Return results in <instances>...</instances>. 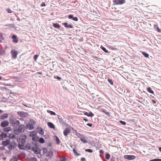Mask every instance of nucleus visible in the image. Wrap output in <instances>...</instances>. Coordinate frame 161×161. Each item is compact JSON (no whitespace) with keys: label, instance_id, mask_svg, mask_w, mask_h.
Wrapping results in <instances>:
<instances>
[{"label":"nucleus","instance_id":"e2e57ef3","mask_svg":"<svg viewBox=\"0 0 161 161\" xmlns=\"http://www.w3.org/2000/svg\"><path fill=\"white\" fill-rule=\"evenodd\" d=\"M3 111L2 110L0 109V113H3Z\"/></svg>","mask_w":161,"mask_h":161},{"label":"nucleus","instance_id":"7ed1b4c3","mask_svg":"<svg viewBox=\"0 0 161 161\" xmlns=\"http://www.w3.org/2000/svg\"><path fill=\"white\" fill-rule=\"evenodd\" d=\"M18 52L14 49L11 50L10 51V54L11 55L12 58L13 59H16L17 57Z\"/></svg>","mask_w":161,"mask_h":161},{"label":"nucleus","instance_id":"393cba45","mask_svg":"<svg viewBox=\"0 0 161 161\" xmlns=\"http://www.w3.org/2000/svg\"><path fill=\"white\" fill-rule=\"evenodd\" d=\"M7 134L5 133L4 132H2L1 134H0V136L1 137V138L3 139V137H5L7 136Z\"/></svg>","mask_w":161,"mask_h":161},{"label":"nucleus","instance_id":"09e8293b","mask_svg":"<svg viewBox=\"0 0 161 161\" xmlns=\"http://www.w3.org/2000/svg\"><path fill=\"white\" fill-rule=\"evenodd\" d=\"M66 160V158L65 157H63L61 158L60 160L61 161H65Z\"/></svg>","mask_w":161,"mask_h":161},{"label":"nucleus","instance_id":"dca6fc26","mask_svg":"<svg viewBox=\"0 0 161 161\" xmlns=\"http://www.w3.org/2000/svg\"><path fill=\"white\" fill-rule=\"evenodd\" d=\"M53 155V153L52 151L48 152L46 153V156L50 158Z\"/></svg>","mask_w":161,"mask_h":161},{"label":"nucleus","instance_id":"de8ad7c7","mask_svg":"<svg viewBox=\"0 0 161 161\" xmlns=\"http://www.w3.org/2000/svg\"><path fill=\"white\" fill-rule=\"evenodd\" d=\"M38 55L37 54H36L34 55V59L35 60H36L37 59V58L38 57Z\"/></svg>","mask_w":161,"mask_h":161},{"label":"nucleus","instance_id":"37998d69","mask_svg":"<svg viewBox=\"0 0 161 161\" xmlns=\"http://www.w3.org/2000/svg\"><path fill=\"white\" fill-rule=\"evenodd\" d=\"M108 81L110 83V84L111 85H113V81L112 80L108 79Z\"/></svg>","mask_w":161,"mask_h":161},{"label":"nucleus","instance_id":"a18cd8bd","mask_svg":"<svg viewBox=\"0 0 161 161\" xmlns=\"http://www.w3.org/2000/svg\"><path fill=\"white\" fill-rule=\"evenodd\" d=\"M119 122L120 123L123 125H125L126 124V123H125V121H119Z\"/></svg>","mask_w":161,"mask_h":161},{"label":"nucleus","instance_id":"774afa93","mask_svg":"<svg viewBox=\"0 0 161 161\" xmlns=\"http://www.w3.org/2000/svg\"><path fill=\"white\" fill-rule=\"evenodd\" d=\"M1 77H0V80H1Z\"/></svg>","mask_w":161,"mask_h":161},{"label":"nucleus","instance_id":"a19ab883","mask_svg":"<svg viewBox=\"0 0 161 161\" xmlns=\"http://www.w3.org/2000/svg\"><path fill=\"white\" fill-rule=\"evenodd\" d=\"M110 158V155L108 153L106 154L105 158L107 159H108Z\"/></svg>","mask_w":161,"mask_h":161},{"label":"nucleus","instance_id":"c756f323","mask_svg":"<svg viewBox=\"0 0 161 161\" xmlns=\"http://www.w3.org/2000/svg\"><path fill=\"white\" fill-rule=\"evenodd\" d=\"M47 112L48 113H49L51 115H55L56 114L55 112L49 110H47Z\"/></svg>","mask_w":161,"mask_h":161},{"label":"nucleus","instance_id":"864d4df0","mask_svg":"<svg viewBox=\"0 0 161 161\" xmlns=\"http://www.w3.org/2000/svg\"><path fill=\"white\" fill-rule=\"evenodd\" d=\"M68 18L69 19H73V16L71 15H70L69 16Z\"/></svg>","mask_w":161,"mask_h":161},{"label":"nucleus","instance_id":"f03ea898","mask_svg":"<svg viewBox=\"0 0 161 161\" xmlns=\"http://www.w3.org/2000/svg\"><path fill=\"white\" fill-rule=\"evenodd\" d=\"M24 131V125H21L18 127L14 130V132L15 134H18L19 133L22 132Z\"/></svg>","mask_w":161,"mask_h":161},{"label":"nucleus","instance_id":"b1692460","mask_svg":"<svg viewBox=\"0 0 161 161\" xmlns=\"http://www.w3.org/2000/svg\"><path fill=\"white\" fill-rule=\"evenodd\" d=\"M55 141H56V143L58 145H59L60 143V141L59 139L58 138L57 136H55Z\"/></svg>","mask_w":161,"mask_h":161},{"label":"nucleus","instance_id":"bf43d9fd","mask_svg":"<svg viewBox=\"0 0 161 161\" xmlns=\"http://www.w3.org/2000/svg\"><path fill=\"white\" fill-rule=\"evenodd\" d=\"M152 101L153 103H156V101L153 100H152Z\"/></svg>","mask_w":161,"mask_h":161},{"label":"nucleus","instance_id":"58836bf2","mask_svg":"<svg viewBox=\"0 0 161 161\" xmlns=\"http://www.w3.org/2000/svg\"><path fill=\"white\" fill-rule=\"evenodd\" d=\"M19 122L18 120H16L14 123V124L16 125H19Z\"/></svg>","mask_w":161,"mask_h":161},{"label":"nucleus","instance_id":"2f4dec72","mask_svg":"<svg viewBox=\"0 0 161 161\" xmlns=\"http://www.w3.org/2000/svg\"><path fill=\"white\" fill-rule=\"evenodd\" d=\"M102 112L103 113H104L105 114H106L108 116H110V114L108 112H107L106 110H103L102 111Z\"/></svg>","mask_w":161,"mask_h":161},{"label":"nucleus","instance_id":"0e129e2a","mask_svg":"<svg viewBox=\"0 0 161 161\" xmlns=\"http://www.w3.org/2000/svg\"><path fill=\"white\" fill-rule=\"evenodd\" d=\"M83 120H85V121H87L88 120L87 119H85V118L83 119Z\"/></svg>","mask_w":161,"mask_h":161},{"label":"nucleus","instance_id":"9d476101","mask_svg":"<svg viewBox=\"0 0 161 161\" xmlns=\"http://www.w3.org/2000/svg\"><path fill=\"white\" fill-rule=\"evenodd\" d=\"M18 115H19L21 117H25L28 115V113H25L22 112H18Z\"/></svg>","mask_w":161,"mask_h":161},{"label":"nucleus","instance_id":"1a4fd4ad","mask_svg":"<svg viewBox=\"0 0 161 161\" xmlns=\"http://www.w3.org/2000/svg\"><path fill=\"white\" fill-rule=\"evenodd\" d=\"M70 132V129L69 128H66L64 131V134L65 136H67Z\"/></svg>","mask_w":161,"mask_h":161},{"label":"nucleus","instance_id":"ea45409f","mask_svg":"<svg viewBox=\"0 0 161 161\" xmlns=\"http://www.w3.org/2000/svg\"><path fill=\"white\" fill-rule=\"evenodd\" d=\"M85 151L86 152H88L90 153H92L93 152V151L92 150L89 149H86L85 150Z\"/></svg>","mask_w":161,"mask_h":161},{"label":"nucleus","instance_id":"f704fd0d","mask_svg":"<svg viewBox=\"0 0 161 161\" xmlns=\"http://www.w3.org/2000/svg\"><path fill=\"white\" fill-rule=\"evenodd\" d=\"M39 141V142L40 143H43L45 142V141L42 138H40Z\"/></svg>","mask_w":161,"mask_h":161},{"label":"nucleus","instance_id":"79ce46f5","mask_svg":"<svg viewBox=\"0 0 161 161\" xmlns=\"http://www.w3.org/2000/svg\"><path fill=\"white\" fill-rule=\"evenodd\" d=\"M18 159L16 157H14L10 160V161H17Z\"/></svg>","mask_w":161,"mask_h":161},{"label":"nucleus","instance_id":"c9c22d12","mask_svg":"<svg viewBox=\"0 0 161 161\" xmlns=\"http://www.w3.org/2000/svg\"><path fill=\"white\" fill-rule=\"evenodd\" d=\"M47 149L45 148H43V154L47 153Z\"/></svg>","mask_w":161,"mask_h":161},{"label":"nucleus","instance_id":"5701e85b","mask_svg":"<svg viewBox=\"0 0 161 161\" xmlns=\"http://www.w3.org/2000/svg\"><path fill=\"white\" fill-rule=\"evenodd\" d=\"M11 130V128L10 127H7L4 128L3 130L4 132H8Z\"/></svg>","mask_w":161,"mask_h":161},{"label":"nucleus","instance_id":"680f3d73","mask_svg":"<svg viewBox=\"0 0 161 161\" xmlns=\"http://www.w3.org/2000/svg\"><path fill=\"white\" fill-rule=\"evenodd\" d=\"M158 150H159V151L161 152V147H159L158 148Z\"/></svg>","mask_w":161,"mask_h":161},{"label":"nucleus","instance_id":"69168bd1","mask_svg":"<svg viewBox=\"0 0 161 161\" xmlns=\"http://www.w3.org/2000/svg\"><path fill=\"white\" fill-rule=\"evenodd\" d=\"M14 136H15L14 135H13V136H12V138H13L14 137Z\"/></svg>","mask_w":161,"mask_h":161},{"label":"nucleus","instance_id":"f8f14e48","mask_svg":"<svg viewBox=\"0 0 161 161\" xmlns=\"http://www.w3.org/2000/svg\"><path fill=\"white\" fill-rule=\"evenodd\" d=\"M37 131L40 134L42 135L44 134L43 130L41 127L37 128Z\"/></svg>","mask_w":161,"mask_h":161},{"label":"nucleus","instance_id":"9b49d317","mask_svg":"<svg viewBox=\"0 0 161 161\" xmlns=\"http://www.w3.org/2000/svg\"><path fill=\"white\" fill-rule=\"evenodd\" d=\"M114 2L115 5L121 4L125 3V1H114Z\"/></svg>","mask_w":161,"mask_h":161},{"label":"nucleus","instance_id":"3c124183","mask_svg":"<svg viewBox=\"0 0 161 161\" xmlns=\"http://www.w3.org/2000/svg\"><path fill=\"white\" fill-rule=\"evenodd\" d=\"M99 153H100L101 154H103L104 153V151L103 150H101L100 151H99Z\"/></svg>","mask_w":161,"mask_h":161},{"label":"nucleus","instance_id":"8fccbe9b","mask_svg":"<svg viewBox=\"0 0 161 161\" xmlns=\"http://www.w3.org/2000/svg\"><path fill=\"white\" fill-rule=\"evenodd\" d=\"M73 19L75 21H77L78 20V19L76 17H73Z\"/></svg>","mask_w":161,"mask_h":161},{"label":"nucleus","instance_id":"423d86ee","mask_svg":"<svg viewBox=\"0 0 161 161\" xmlns=\"http://www.w3.org/2000/svg\"><path fill=\"white\" fill-rule=\"evenodd\" d=\"M9 124V122L8 121L5 120L2 121L1 123V125L3 127H6Z\"/></svg>","mask_w":161,"mask_h":161},{"label":"nucleus","instance_id":"20e7f679","mask_svg":"<svg viewBox=\"0 0 161 161\" xmlns=\"http://www.w3.org/2000/svg\"><path fill=\"white\" fill-rule=\"evenodd\" d=\"M124 158L127 159L128 160H133L136 158V157L135 155H126L124 156Z\"/></svg>","mask_w":161,"mask_h":161},{"label":"nucleus","instance_id":"4468645a","mask_svg":"<svg viewBox=\"0 0 161 161\" xmlns=\"http://www.w3.org/2000/svg\"><path fill=\"white\" fill-rule=\"evenodd\" d=\"M12 38L13 39V41L15 43H17L18 42V39L17 38V36L15 35H14L12 36Z\"/></svg>","mask_w":161,"mask_h":161},{"label":"nucleus","instance_id":"4be33fe9","mask_svg":"<svg viewBox=\"0 0 161 161\" xmlns=\"http://www.w3.org/2000/svg\"><path fill=\"white\" fill-rule=\"evenodd\" d=\"M37 133L36 131H33L31 132L30 134V136H36Z\"/></svg>","mask_w":161,"mask_h":161},{"label":"nucleus","instance_id":"6e6d98bb","mask_svg":"<svg viewBox=\"0 0 161 161\" xmlns=\"http://www.w3.org/2000/svg\"><path fill=\"white\" fill-rule=\"evenodd\" d=\"M87 125L91 127V126H92V124H90V123H87L86 124Z\"/></svg>","mask_w":161,"mask_h":161},{"label":"nucleus","instance_id":"338daca9","mask_svg":"<svg viewBox=\"0 0 161 161\" xmlns=\"http://www.w3.org/2000/svg\"><path fill=\"white\" fill-rule=\"evenodd\" d=\"M1 137L0 136V140H1Z\"/></svg>","mask_w":161,"mask_h":161},{"label":"nucleus","instance_id":"f3484780","mask_svg":"<svg viewBox=\"0 0 161 161\" xmlns=\"http://www.w3.org/2000/svg\"><path fill=\"white\" fill-rule=\"evenodd\" d=\"M8 115L7 114H4L2 115L0 117V119H4L7 118L8 117Z\"/></svg>","mask_w":161,"mask_h":161},{"label":"nucleus","instance_id":"5fc2aeb1","mask_svg":"<svg viewBox=\"0 0 161 161\" xmlns=\"http://www.w3.org/2000/svg\"><path fill=\"white\" fill-rule=\"evenodd\" d=\"M41 6H46L45 4V3H42L41 5Z\"/></svg>","mask_w":161,"mask_h":161},{"label":"nucleus","instance_id":"72a5a7b5","mask_svg":"<svg viewBox=\"0 0 161 161\" xmlns=\"http://www.w3.org/2000/svg\"><path fill=\"white\" fill-rule=\"evenodd\" d=\"M147 91L153 94V91L151 89L150 87H148L147 88Z\"/></svg>","mask_w":161,"mask_h":161},{"label":"nucleus","instance_id":"4c0bfd02","mask_svg":"<svg viewBox=\"0 0 161 161\" xmlns=\"http://www.w3.org/2000/svg\"><path fill=\"white\" fill-rule=\"evenodd\" d=\"M150 161H161V159L155 158L153 159L150 160Z\"/></svg>","mask_w":161,"mask_h":161},{"label":"nucleus","instance_id":"052dcab7","mask_svg":"<svg viewBox=\"0 0 161 161\" xmlns=\"http://www.w3.org/2000/svg\"><path fill=\"white\" fill-rule=\"evenodd\" d=\"M37 73L40 75H42V73L41 72H37Z\"/></svg>","mask_w":161,"mask_h":161},{"label":"nucleus","instance_id":"39448f33","mask_svg":"<svg viewBox=\"0 0 161 161\" xmlns=\"http://www.w3.org/2000/svg\"><path fill=\"white\" fill-rule=\"evenodd\" d=\"M16 147V144L14 142H13L10 143L9 144L8 148L9 150H12Z\"/></svg>","mask_w":161,"mask_h":161},{"label":"nucleus","instance_id":"13d9d810","mask_svg":"<svg viewBox=\"0 0 161 161\" xmlns=\"http://www.w3.org/2000/svg\"><path fill=\"white\" fill-rule=\"evenodd\" d=\"M0 38L3 40L4 39V38L3 37V35H2L1 36H0Z\"/></svg>","mask_w":161,"mask_h":161},{"label":"nucleus","instance_id":"a211bd4d","mask_svg":"<svg viewBox=\"0 0 161 161\" xmlns=\"http://www.w3.org/2000/svg\"><path fill=\"white\" fill-rule=\"evenodd\" d=\"M27 128L30 130H32L34 128V125L31 124H28L27 125Z\"/></svg>","mask_w":161,"mask_h":161},{"label":"nucleus","instance_id":"c85d7f7f","mask_svg":"<svg viewBox=\"0 0 161 161\" xmlns=\"http://www.w3.org/2000/svg\"><path fill=\"white\" fill-rule=\"evenodd\" d=\"M142 54L144 55L145 57L148 58L149 57V55L148 53H147L146 52H141Z\"/></svg>","mask_w":161,"mask_h":161},{"label":"nucleus","instance_id":"412c9836","mask_svg":"<svg viewBox=\"0 0 161 161\" xmlns=\"http://www.w3.org/2000/svg\"><path fill=\"white\" fill-rule=\"evenodd\" d=\"M25 147L26 149L31 150L32 149L31 145L30 143H28L25 146Z\"/></svg>","mask_w":161,"mask_h":161},{"label":"nucleus","instance_id":"6ab92c4d","mask_svg":"<svg viewBox=\"0 0 161 161\" xmlns=\"http://www.w3.org/2000/svg\"><path fill=\"white\" fill-rule=\"evenodd\" d=\"M84 114L87 115L88 117H92L93 116V114L92 112H90L89 114L87 112H86L84 113Z\"/></svg>","mask_w":161,"mask_h":161},{"label":"nucleus","instance_id":"473e14b6","mask_svg":"<svg viewBox=\"0 0 161 161\" xmlns=\"http://www.w3.org/2000/svg\"><path fill=\"white\" fill-rule=\"evenodd\" d=\"M73 151L75 154L77 156H80V154H79L76 151L75 149H73Z\"/></svg>","mask_w":161,"mask_h":161},{"label":"nucleus","instance_id":"6e6552de","mask_svg":"<svg viewBox=\"0 0 161 161\" xmlns=\"http://www.w3.org/2000/svg\"><path fill=\"white\" fill-rule=\"evenodd\" d=\"M78 137L80 138V140L81 141L84 143H86L87 142V141L86 140L84 139V138H82V135H81L80 133H78Z\"/></svg>","mask_w":161,"mask_h":161},{"label":"nucleus","instance_id":"ddd939ff","mask_svg":"<svg viewBox=\"0 0 161 161\" xmlns=\"http://www.w3.org/2000/svg\"><path fill=\"white\" fill-rule=\"evenodd\" d=\"M65 27L67 28H72L73 27V26L71 24H69L67 22H64L63 23Z\"/></svg>","mask_w":161,"mask_h":161},{"label":"nucleus","instance_id":"cd10ccee","mask_svg":"<svg viewBox=\"0 0 161 161\" xmlns=\"http://www.w3.org/2000/svg\"><path fill=\"white\" fill-rule=\"evenodd\" d=\"M154 27L155 28L158 32H161V30L159 28L157 25H155Z\"/></svg>","mask_w":161,"mask_h":161},{"label":"nucleus","instance_id":"7c9ffc66","mask_svg":"<svg viewBox=\"0 0 161 161\" xmlns=\"http://www.w3.org/2000/svg\"><path fill=\"white\" fill-rule=\"evenodd\" d=\"M39 138L37 136H33L32 138V140L35 141H38L39 140Z\"/></svg>","mask_w":161,"mask_h":161},{"label":"nucleus","instance_id":"2eb2a0df","mask_svg":"<svg viewBox=\"0 0 161 161\" xmlns=\"http://www.w3.org/2000/svg\"><path fill=\"white\" fill-rule=\"evenodd\" d=\"M10 140L8 139V140H6V141L3 142L2 143V144L3 145L6 146L8 145H9V144L10 143Z\"/></svg>","mask_w":161,"mask_h":161},{"label":"nucleus","instance_id":"49530a36","mask_svg":"<svg viewBox=\"0 0 161 161\" xmlns=\"http://www.w3.org/2000/svg\"><path fill=\"white\" fill-rule=\"evenodd\" d=\"M102 49L105 53H108V51L105 48L103 47Z\"/></svg>","mask_w":161,"mask_h":161},{"label":"nucleus","instance_id":"aec40b11","mask_svg":"<svg viewBox=\"0 0 161 161\" xmlns=\"http://www.w3.org/2000/svg\"><path fill=\"white\" fill-rule=\"evenodd\" d=\"M48 125L51 128L54 129L55 128V126L54 124L51 123V122H48L47 123Z\"/></svg>","mask_w":161,"mask_h":161},{"label":"nucleus","instance_id":"f257e3e1","mask_svg":"<svg viewBox=\"0 0 161 161\" xmlns=\"http://www.w3.org/2000/svg\"><path fill=\"white\" fill-rule=\"evenodd\" d=\"M27 138L26 136L25 135H22L17 140L18 142V147L20 149H25V144L26 140Z\"/></svg>","mask_w":161,"mask_h":161},{"label":"nucleus","instance_id":"a878e982","mask_svg":"<svg viewBox=\"0 0 161 161\" xmlns=\"http://www.w3.org/2000/svg\"><path fill=\"white\" fill-rule=\"evenodd\" d=\"M6 54V52L3 50H0V55L3 56L5 55Z\"/></svg>","mask_w":161,"mask_h":161},{"label":"nucleus","instance_id":"bb28decb","mask_svg":"<svg viewBox=\"0 0 161 161\" xmlns=\"http://www.w3.org/2000/svg\"><path fill=\"white\" fill-rule=\"evenodd\" d=\"M53 26L55 28H60V26L59 25L58 23H53Z\"/></svg>","mask_w":161,"mask_h":161},{"label":"nucleus","instance_id":"4d7b16f0","mask_svg":"<svg viewBox=\"0 0 161 161\" xmlns=\"http://www.w3.org/2000/svg\"><path fill=\"white\" fill-rule=\"evenodd\" d=\"M56 78H57V79H58V80H61L62 79L60 77H59V76H58Z\"/></svg>","mask_w":161,"mask_h":161},{"label":"nucleus","instance_id":"e433bc0d","mask_svg":"<svg viewBox=\"0 0 161 161\" xmlns=\"http://www.w3.org/2000/svg\"><path fill=\"white\" fill-rule=\"evenodd\" d=\"M30 160L31 161H38L35 157H32L30 158Z\"/></svg>","mask_w":161,"mask_h":161},{"label":"nucleus","instance_id":"603ef678","mask_svg":"<svg viewBox=\"0 0 161 161\" xmlns=\"http://www.w3.org/2000/svg\"><path fill=\"white\" fill-rule=\"evenodd\" d=\"M86 160V158H84V157H82L81 158V161H85Z\"/></svg>","mask_w":161,"mask_h":161},{"label":"nucleus","instance_id":"c03bdc74","mask_svg":"<svg viewBox=\"0 0 161 161\" xmlns=\"http://www.w3.org/2000/svg\"><path fill=\"white\" fill-rule=\"evenodd\" d=\"M6 10H7V12H8V13H11L12 12V11H11V10L9 8H7L6 9Z\"/></svg>","mask_w":161,"mask_h":161},{"label":"nucleus","instance_id":"0eeeda50","mask_svg":"<svg viewBox=\"0 0 161 161\" xmlns=\"http://www.w3.org/2000/svg\"><path fill=\"white\" fill-rule=\"evenodd\" d=\"M32 150L36 154H39L40 153V151L39 148L36 147H32Z\"/></svg>","mask_w":161,"mask_h":161}]
</instances>
